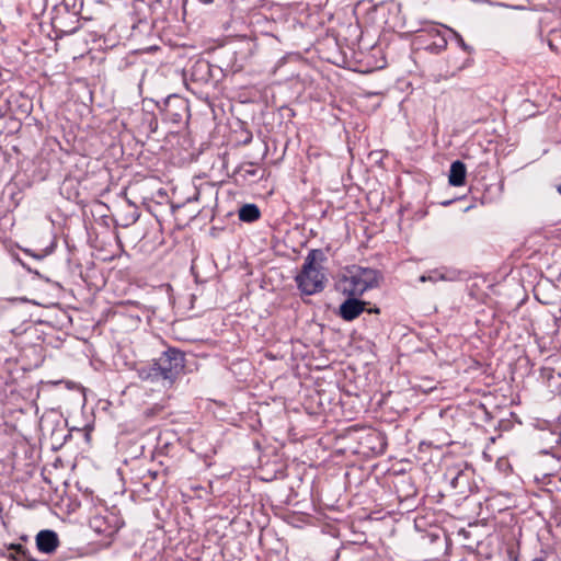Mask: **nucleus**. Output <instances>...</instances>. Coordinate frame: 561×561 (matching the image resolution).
I'll return each instance as SVG.
<instances>
[{"instance_id":"nucleus-21","label":"nucleus","mask_w":561,"mask_h":561,"mask_svg":"<svg viewBox=\"0 0 561 561\" xmlns=\"http://www.w3.org/2000/svg\"><path fill=\"white\" fill-rule=\"evenodd\" d=\"M558 192L561 194V184L558 186Z\"/></svg>"},{"instance_id":"nucleus-14","label":"nucleus","mask_w":561,"mask_h":561,"mask_svg":"<svg viewBox=\"0 0 561 561\" xmlns=\"http://www.w3.org/2000/svg\"><path fill=\"white\" fill-rule=\"evenodd\" d=\"M113 357V366L116 369H119L118 363L115 360V357H118L119 360H123V353H110Z\"/></svg>"},{"instance_id":"nucleus-19","label":"nucleus","mask_w":561,"mask_h":561,"mask_svg":"<svg viewBox=\"0 0 561 561\" xmlns=\"http://www.w3.org/2000/svg\"><path fill=\"white\" fill-rule=\"evenodd\" d=\"M533 561H545V560L541 558H537V559H534Z\"/></svg>"},{"instance_id":"nucleus-22","label":"nucleus","mask_w":561,"mask_h":561,"mask_svg":"<svg viewBox=\"0 0 561 561\" xmlns=\"http://www.w3.org/2000/svg\"><path fill=\"white\" fill-rule=\"evenodd\" d=\"M559 425L561 427V415L559 416Z\"/></svg>"},{"instance_id":"nucleus-8","label":"nucleus","mask_w":561,"mask_h":561,"mask_svg":"<svg viewBox=\"0 0 561 561\" xmlns=\"http://www.w3.org/2000/svg\"><path fill=\"white\" fill-rule=\"evenodd\" d=\"M239 218L245 222H252L260 218V209L254 204L243 205L239 210Z\"/></svg>"},{"instance_id":"nucleus-17","label":"nucleus","mask_w":561,"mask_h":561,"mask_svg":"<svg viewBox=\"0 0 561 561\" xmlns=\"http://www.w3.org/2000/svg\"><path fill=\"white\" fill-rule=\"evenodd\" d=\"M459 477H460V474H459L458 477H455V479L453 480V485H454V486H456V483H457V481H458Z\"/></svg>"},{"instance_id":"nucleus-16","label":"nucleus","mask_w":561,"mask_h":561,"mask_svg":"<svg viewBox=\"0 0 561 561\" xmlns=\"http://www.w3.org/2000/svg\"><path fill=\"white\" fill-rule=\"evenodd\" d=\"M460 45L463 49L468 48L462 38H460Z\"/></svg>"},{"instance_id":"nucleus-15","label":"nucleus","mask_w":561,"mask_h":561,"mask_svg":"<svg viewBox=\"0 0 561 561\" xmlns=\"http://www.w3.org/2000/svg\"><path fill=\"white\" fill-rule=\"evenodd\" d=\"M268 358L272 360H275V359H278V356L274 355L273 353H270Z\"/></svg>"},{"instance_id":"nucleus-13","label":"nucleus","mask_w":561,"mask_h":561,"mask_svg":"<svg viewBox=\"0 0 561 561\" xmlns=\"http://www.w3.org/2000/svg\"><path fill=\"white\" fill-rule=\"evenodd\" d=\"M141 474L147 476V479H149L150 481H154L158 478V472L150 469L141 471Z\"/></svg>"},{"instance_id":"nucleus-20","label":"nucleus","mask_w":561,"mask_h":561,"mask_svg":"<svg viewBox=\"0 0 561 561\" xmlns=\"http://www.w3.org/2000/svg\"><path fill=\"white\" fill-rule=\"evenodd\" d=\"M205 3H210L213 0H202Z\"/></svg>"},{"instance_id":"nucleus-1","label":"nucleus","mask_w":561,"mask_h":561,"mask_svg":"<svg viewBox=\"0 0 561 561\" xmlns=\"http://www.w3.org/2000/svg\"><path fill=\"white\" fill-rule=\"evenodd\" d=\"M185 353H161L159 357L148 363H134L138 377L145 381H161L162 386L170 389L176 379L184 373Z\"/></svg>"},{"instance_id":"nucleus-11","label":"nucleus","mask_w":561,"mask_h":561,"mask_svg":"<svg viewBox=\"0 0 561 561\" xmlns=\"http://www.w3.org/2000/svg\"><path fill=\"white\" fill-rule=\"evenodd\" d=\"M9 549L14 550L18 554L23 557L26 554V549L20 543H11Z\"/></svg>"},{"instance_id":"nucleus-6","label":"nucleus","mask_w":561,"mask_h":561,"mask_svg":"<svg viewBox=\"0 0 561 561\" xmlns=\"http://www.w3.org/2000/svg\"><path fill=\"white\" fill-rule=\"evenodd\" d=\"M365 308V302L358 300L356 297H348L341 306H340V316L347 321L354 320L357 318Z\"/></svg>"},{"instance_id":"nucleus-2","label":"nucleus","mask_w":561,"mask_h":561,"mask_svg":"<svg viewBox=\"0 0 561 561\" xmlns=\"http://www.w3.org/2000/svg\"><path fill=\"white\" fill-rule=\"evenodd\" d=\"M323 254L319 250H312L305 260L301 272L296 276L300 290L306 295L321 291L324 287V275L321 272L319 262Z\"/></svg>"},{"instance_id":"nucleus-12","label":"nucleus","mask_w":561,"mask_h":561,"mask_svg":"<svg viewBox=\"0 0 561 561\" xmlns=\"http://www.w3.org/2000/svg\"><path fill=\"white\" fill-rule=\"evenodd\" d=\"M90 362L94 366L95 369H101L103 366L102 360L98 358V353H93Z\"/></svg>"},{"instance_id":"nucleus-10","label":"nucleus","mask_w":561,"mask_h":561,"mask_svg":"<svg viewBox=\"0 0 561 561\" xmlns=\"http://www.w3.org/2000/svg\"><path fill=\"white\" fill-rule=\"evenodd\" d=\"M131 480L139 484L144 490H146L148 493H151L150 484L152 481L147 479V476L138 474L136 477H133Z\"/></svg>"},{"instance_id":"nucleus-4","label":"nucleus","mask_w":561,"mask_h":561,"mask_svg":"<svg viewBox=\"0 0 561 561\" xmlns=\"http://www.w3.org/2000/svg\"><path fill=\"white\" fill-rule=\"evenodd\" d=\"M91 528L101 535L111 536L119 528L118 519L114 514H96L90 519Z\"/></svg>"},{"instance_id":"nucleus-9","label":"nucleus","mask_w":561,"mask_h":561,"mask_svg":"<svg viewBox=\"0 0 561 561\" xmlns=\"http://www.w3.org/2000/svg\"><path fill=\"white\" fill-rule=\"evenodd\" d=\"M165 408H167V404L164 401L154 403L152 407H150L144 411V416L147 420H153L156 417L161 416L164 413Z\"/></svg>"},{"instance_id":"nucleus-5","label":"nucleus","mask_w":561,"mask_h":561,"mask_svg":"<svg viewBox=\"0 0 561 561\" xmlns=\"http://www.w3.org/2000/svg\"><path fill=\"white\" fill-rule=\"evenodd\" d=\"M37 549L43 553H53L59 546V539L53 530H41L36 535Z\"/></svg>"},{"instance_id":"nucleus-7","label":"nucleus","mask_w":561,"mask_h":561,"mask_svg":"<svg viewBox=\"0 0 561 561\" xmlns=\"http://www.w3.org/2000/svg\"><path fill=\"white\" fill-rule=\"evenodd\" d=\"M467 169L460 160L454 161L449 170V184L453 186H461L466 181Z\"/></svg>"},{"instance_id":"nucleus-18","label":"nucleus","mask_w":561,"mask_h":561,"mask_svg":"<svg viewBox=\"0 0 561 561\" xmlns=\"http://www.w3.org/2000/svg\"><path fill=\"white\" fill-rule=\"evenodd\" d=\"M10 559H11L12 561H18V558H16L15 556H13V554H11V556H10Z\"/></svg>"},{"instance_id":"nucleus-3","label":"nucleus","mask_w":561,"mask_h":561,"mask_svg":"<svg viewBox=\"0 0 561 561\" xmlns=\"http://www.w3.org/2000/svg\"><path fill=\"white\" fill-rule=\"evenodd\" d=\"M376 283V272L370 268L347 270L337 282V289L347 297L362 296Z\"/></svg>"}]
</instances>
